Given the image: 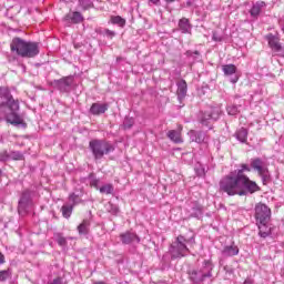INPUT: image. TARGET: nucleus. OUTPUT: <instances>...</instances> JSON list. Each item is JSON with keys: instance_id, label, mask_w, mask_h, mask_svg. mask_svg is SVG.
Wrapping results in <instances>:
<instances>
[{"instance_id": "bb28decb", "label": "nucleus", "mask_w": 284, "mask_h": 284, "mask_svg": "<svg viewBox=\"0 0 284 284\" xmlns=\"http://www.w3.org/2000/svg\"><path fill=\"white\" fill-rule=\"evenodd\" d=\"M190 216L193 219H203V207L199 204L193 205L190 211Z\"/></svg>"}, {"instance_id": "cd10ccee", "label": "nucleus", "mask_w": 284, "mask_h": 284, "mask_svg": "<svg viewBox=\"0 0 284 284\" xmlns=\"http://www.w3.org/2000/svg\"><path fill=\"white\" fill-rule=\"evenodd\" d=\"M235 138L240 143H247V129L241 128L235 132Z\"/></svg>"}, {"instance_id": "2eb2a0df", "label": "nucleus", "mask_w": 284, "mask_h": 284, "mask_svg": "<svg viewBox=\"0 0 284 284\" xmlns=\"http://www.w3.org/2000/svg\"><path fill=\"white\" fill-rule=\"evenodd\" d=\"M189 136L193 143H207V134L203 131L191 130Z\"/></svg>"}, {"instance_id": "9b49d317", "label": "nucleus", "mask_w": 284, "mask_h": 284, "mask_svg": "<svg viewBox=\"0 0 284 284\" xmlns=\"http://www.w3.org/2000/svg\"><path fill=\"white\" fill-rule=\"evenodd\" d=\"M222 72L224 77H227L232 83H239L241 75L239 74V69L234 64L222 65Z\"/></svg>"}, {"instance_id": "c9c22d12", "label": "nucleus", "mask_w": 284, "mask_h": 284, "mask_svg": "<svg viewBox=\"0 0 284 284\" xmlns=\"http://www.w3.org/2000/svg\"><path fill=\"white\" fill-rule=\"evenodd\" d=\"M227 114H230V116H236V114H239L240 110H239V105L236 104H232L229 105L226 108Z\"/></svg>"}, {"instance_id": "e433bc0d", "label": "nucleus", "mask_w": 284, "mask_h": 284, "mask_svg": "<svg viewBox=\"0 0 284 284\" xmlns=\"http://www.w3.org/2000/svg\"><path fill=\"white\" fill-rule=\"evenodd\" d=\"M261 165H265V162H263V160H261V158L251 160L252 170H256L257 168H261Z\"/></svg>"}, {"instance_id": "79ce46f5", "label": "nucleus", "mask_w": 284, "mask_h": 284, "mask_svg": "<svg viewBox=\"0 0 284 284\" xmlns=\"http://www.w3.org/2000/svg\"><path fill=\"white\" fill-rule=\"evenodd\" d=\"M0 161L2 162L10 161V153H8V151L0 152Z\"/></svg>"}, {"instance_id": "c756f323", "label": "nucleus", "mask_w": 284, "mask_h": 284, "mask_svg": "<svg viewBox=\"0 0 284 284\" xmlns=\"http://www.w3.org/2000/svg\"><path fill=\"white\" fill-rule=\"evenodd\" d=\"M53 241H55V243H58V245L61 247H65V245H68V240L63 237L62 233H54Z\"/></svg>"}, {"instance_id": "f257e3e1", "label": "nucleus", "mask_w": 284, "mask_h": 284, "mask_svg": "<svg viewBox=\"0 0 284 284\" xmlns=\"http://www.w3.org/2000/svg\"><path fill=\"white\" fill-rule=\"evenodd\" d=\"M258 190H261L258 184L241 171H232L220 181V192H224L227 196H247Z\"/></svg>"}, {"instance_id": "2f4dec72", "label": "nucleus", "mask_w": 284, "mask_h": 284, "mask_svg": "<svg viewBox=\"0 0 284 284\" xmlns=\"http://www.w3.org/2000/svg\"><path fill=\"white\" fill-rule=\"evenodd\" d=\"M98 34H101L102 37H106L108 39H114V37H116V32L110 29H100L98 30Z\"/></svg>"}, {"instance_id": "423d86ee", "label": "nucleus", "mask_w": 284, "mask_h": 284, "mask_svg": "<svg viewBox=\"0 0 284 284\" xmlns=\"http://www.w3.org/2000/svg\"><path fill=\"white\" fill-rule=\"evenodd\" d=\"M32 196H34L33 191L26 190L22 192L18 202V214H20V216H26V214L30 212L32 207Z\"/></svg>"}, {"instance_id": "5701e85b", "label": "nucleus", "mask_w": 284, "mask_h": 284, "mask_svg": "<svg viewBox=\"0 0 284 284\" xmlns=\"http://www.w3.org/2000/svg\"><path fill=\"white\" fill-rule=\"evenodd\" d=\"M168 139H170V141H172L173 143H183V138L181 136V130L176 131V130H170L166 133Z\"/></svg>"}, {"instance_id": "412c9836", "label": "nucleus", "mask_w": 284, "mask_h": 284, "mask_svg": "<svg viewBox=\"0 0 284 284\" xmlns=\"http://www.w3.org/2000/svg\"><path fill=\"white\" fill-rule=\"evenodd\" d=\"M258 227V236L261 239H267V236H272V227L270 223H256Z\"/></svg>"}, {"instance_id": "6e6552de", "label": "nucleus", "mask_w": 284, "mask_h": 284, "mask_svg": "<svg viewBox=\"0 0 284 284\" xmlns=\"http://www.w3.org/2000/svg\"><path fill=\"white\" fill-rule=\"evenodd\" d=\"M272 219V210L263 203H258L255 206V221L256 223H270Z\"/></svg>"}, {"instance_id": "72a5a7b5", "label": "nucleus", "mask_w": 284, "mask_h": 284, "mask_svg": "<svg viewBox=\"0 0 284 284\" xmlns=\"http://www.w3.org/2000/svg\"><path fill=\"white\" fill-rule=\"evenodd\" d=\"M101 194H113L114 193V185L112 184H104L100 187Z\"/></svg>"}, {"instance_id": "37998d69", "label": "nucleus", "mask_w": 284, "mask_h": 284, "mask_svg": "<svg viewBox=\"0 0 284 284\" xmlns=\"http://www.w3.org/2000/svg\"><path fill=\"white\" fill-rule=\"evenodd\" d=\"M90 185L91 187H95V190H99V179L90 178Z\"/></svg>"}, {"instance_id": "4468645a", "label": "nucleus", "mask_w": 284, "mask_h": 284, "mask_svg": "<svg viewBox=\"0 0 284 284\" xmlns=\"http://www.w3.org/2000/svg\"><path fill=\"white\" fill-rule=\"evenodd\" d=\"M120 239L123 243V245H130L132 243H141V239L136 233L133 232H125L120 235Z\"/></svg>"}, {"instance_id": "393cba45", "label": "nucleus", "mask_w": 284, "mask_h": 284, "mask_svg": "<svg viewBox=\"0 0 284 284\" xmlns=\"http://www.w3.org/2000/svg\"><path fill=\"white\" fill-rule=\"evenodd\" d=\"M255 172H257L258 176H261L263 183L270 181V170H267V166L265 164H262L257 169H253Z\"/></svg>"}, {"instance_id": "603ef678", "label": "nucleus", "mask_w": 284, "mask_h": 284, "mask_svg": "<svg viewBox=\"0 0 284 284\" xmlns=\"http://www.w3.org/2000/svg\"><path fill=\"white\" fill-rule=\"evenodd\" d=\"M162 261H163L164 263H170V257H169V255H168V254L163 255Z\"/></svg>"}, {"instance_id": "a19ab883", "label": "nucleus", "mask_w": 284, "mask_h": 284, "mask_svg": "<svg viewBox=\"0 0 284 284\" xmlns=\"http://www.w3.org/2000/svg\"><path fill=\"white\" fill-rule=\"evenodd\" d=\"M234 172H242V174H245V172H252V169H250L247 164H242L241 169H236Z\"/></svg>"}, {"instance_id": "f03ea898", "label": "nucleus", "mask_w": 284, "mask_h": 284, "mask_svg": "<svg viewBox=\"0 0 284 284\" xmlns=\"http://www.w3.org/2000/svg\"><path fill=\"white\" fill-rule=\"evenodd\" d=\"M0 121H3L4 119L7 123H10L16 128H26L23 116L19 114V100L12 98L10 89L6 87L0 88Z\"/></svg>"}, {"instance_id": "58836bf2", "label": "nucleus", "mask_w": 284, "mask_h": 284, "mask_svg": "<svg viewBox=\"0 0 284 284\" xmlns=\"http://www.w3.org/2000/svg\"><path fill=\"white\" fill-rule=\"evenodd\" d=\"M134 125V118H125L123 122L124 130H131Z\"/></svg>"}, {"instance_id": "49530a36", "label": "nucleus", "mask_w": 284, "mask_h": 284, "mask_svg": "<svg viewBox=\"0 0 284 284\" xmlns=\"http://www.w3.org/2000/svg\"><path fill=\"white\" fill-rule=\"evenodd\" d=\"M213 41H223V38H221V37L219 36V33L214 32V33H213Z\"/></svg>"}, {"instance_id": "864d4df0", "label": "nucleus", "mask_w": 284, "mask_h": 284, "mask_svg": "<svg viewBox=\"0 0 284 284\" xmlns=\"http://www.w3.org/2000/svg\"><path fill=\"white\" fill-rule=\"evenodd\" d=\"M166 1V3H174V1H176V0H165Z\"/></svg>"}, {"instance_id": "6ab92c4d", "label": "nucleus", "mask_w": 284, "mask_h": 284, "mask_svg": "<svg viewBox=\"0 0 284 284\" xmlns=\"http://www.w3.org/2000/svg\"><path fill=\"white\" fill-rule=\"evenodd\" d=\"M179 30L182 34H192V23H190V19L182 18L178 23Z\"/></svg>"}, {"instance_id": "a211bd4d", "label": "nucleus", "mask_w": 284, "mask_h": 284, "mask_svg": "<svg viewBox=\"0 0 284 284\" xmlns=\"http://www.w3.org/2000/svg\"><path fill=\"white\" fill-rule=\"evenodd\" d=\"M82 21L83 16L79 11L70 12L64 17L65 26H70L71 23H81Z\"/></svg>"}, {"instance_id": "5fc2aeb1", "label": "nucleus", "mask_w": 284, "mask_h": 284, "mask_svg": "<svg viewBox=\"0 0 284 284\" xmlns=\"http://www.w3.org/2000/svg\"><path fill=\"white\" fill-rule=\"evenodd\" d=\"M2 174H3V171L0 170V179H1Z\"/></svg>"}, {"instance_id": "3c124183", "label": "nucleus", "mask_w": 284, "mask_h": 284, "mask_svg": "<svg viewBox=\"0 0 284 284\" xmlns=\"http://www.w3.org/2000/svg\"><path fill=\"white\" fill-rule=\"evenodd\" d=\"M194 6V0H186V8H192Z\"/></svg>"}, {"instance_id": "39448f33", "label": "nucleus", "mask_w": 284, "mask_h": 284, "mask_svg": "<svg viewBox=\"0 0 284 284\" xmlns=\"http://www.w3.org/2000/svg\"><path fill=\"white\" fill-rule=\"evenodd\" d=\"M89 150H91L95 161H101L103 156L114 152V144L108 140L93 139L89 142Z\"/></svg>"}, {"instance_id": "1a4fd4ad", "label": "nucleus", "mask_w": 284, "mask_h": 284, "mask_svg": "<svg viewBox=\"0 0 284 284\" xmlns=\"http://www.w3.org/2000/svg\"><path fill=\"white\" fill-rule=\"evenodd\" d=\"M72 77H65L60 80L51 81V87H53L54 90H59V92L68 93L72 90Z\"/></svg>"}, {"instance_id": "09e8293b", "label": "nucleus", "mask_w": 284, "mask_h": 284, "mask_svg": "<svg viewBox=\"0 0 284 284\" xmlns=\"http://www.w3.org/2000/svg\"><path fill=\"white\" fill-rule=\"evenodd\" d=\"M3 263H6V256L0 252V265H3Z\"/></svg>"}, {"instance_id": "7ed1b4c3", "label": "nucleus", "mask_w": 284, "mask_h": 284, "mask_svg": "<svg viewBox=\"0 0 284 284\" xmlns=\"http://www.w3.org/2000/svg\"><path fill=\"white\" fill-rule=\"evenodd\" d=\"M10 48L11 52L22 57V59H34L40 52L38 42L26 41L21 38H13Z\"/></svg>"}, {"instance_id": "a18cd8bd", "label": "nucleus", "mask_w": 284, "mask_h": 284, "mask_svg": "<svg viewBox=\"0 0 284 284\" xmlns=\"http://www.w3.org/2000/svg\"><path fill=\"white\" fill-rule=\"evenodd\" d=\"M149 6H161V0H148Z\"/></svg>"}, {"instance_id": "4d7b16f0", "label": "nucleus", "mask_w": 284, "mask_h": 284, "mask_svg": "<svg viewBox=\"0 0 284 284\" xmlns=\"http://www.w3.org/2000/svg\"><path fill=\"white\" fill-rule=\"evenodd\" d=\"M193 54H199V51H194Z\"/></svg>"}, {"instance_id": "c85d7f7f", "label": "nucleus", "mask_w": 284, "mask_h": 284, "mask_svg": "<svg viewBox=\"0 0 284 284\" xmlns=\"http://www.w3.org/2000/svg\"><path fill=\"white\" fill-rule=\"evenodd\" d=\"M79 234L88 235L90 234V220H83L78 226Z\"/></svg>"}, {"instance_id": "b1692460", "label": "nucleus", "mask_w": 284, "mask_h": 284, "mask_svg": "<svg viewBox=\"0 0 284 284\" xmlns=\"http://www.w3.org/2000/svg\"><path fill=\"white\" fill-rule=\"evenodd\" d=\"M255 172H257L258 176H261L263 183L270 181V170H267V166L265 164H262L257 169H253Z\"/></svg>"}, {"instance_id": "4be33fe9", "label": "nucleus", "mask_w": 284, "mask_h": 284, "mask_svg": "<svg viewBox=\"0 0 284 284\" xmlns=\"http://www.w3.org/2000/svg\"><path fill=\"white\" fill-rule=\"evenodd\" d=\"M263 8H265V2L264 1H257L255 2L251 10H250V14L253 19H258V14H261V12L263 11Z\"/></svg>"}, {"instance_id": "6e6d98bb", "label": "nucleus", "mask_w": 284, "mask_h": 284, "mask_svg": "<svg viewBox=\"0 0 284 284\" xmlns=\"http://www.w3.org/2000/svg\"><path fill=\"white\" fill-rule=\"evenodd\" d=\"M119 61H121V58H116V62L119 63Z\"/></svg>"}, {"instance_id": "f8f14e48", "label": "nucleus", "mask_w": 284, "mask_h": 284, "mask_svg": "<svg viewBox=\"0 0 284 284\" xmlns=\"http://www.w3.org/2000/svg\"><path fill=\"white\" fill-rule=\"evenodd\" d=\"M265 39L273 52H283V45L281 44V39H278L277 36L268 33Z\"/></svg>"}, {"instance_id": "f704fd0d", "label": "nucleus", "mask_w": 284, "mask_h": 284, "mask_svg": "<svg viewBox=\"0 0 284 284\" xmlns=\"http://www.w3.org/2000/svg\"><path fill=\"white\" fill-rule=\"evenodd\" d=\"M106 211L110 214H113V216H116V214H119V206L116 204H113L112 202H109L106 205Z\"/></svg>"}, {"instance_id": "f3484780", "label": "nucleus", "mask_w": 284, "mask_h": 284, "mask_svg": "<svg viewBox=\"0 0 284 284\" xmlns=\"http://www.w3.org/2000/svg\"><path fill=\"white\" fill-rule=\"evenodd\" d=\"M109 108L110 105H108V103L95 102L91 105L90 113L93 114L94 116H99L101 114H105Z\"/></svg>"}, {"instance_id": "ddd939ff", "label": "nucleus", "mask_w": 284, "mask_h": 284, "mask_svg": "<svg viewBox=\"0 0 284 284\" xmlns=\"http://www.w3.org/2000/svg\"><path fill=\"white\" fill-rule=\"evenodd\" d=\"M178 90H176V95H178V101L180 103H183L185 101V97H187V82L185 80H179L176 82Z\"/></svg>"}, {"instance_id": "7c9ffc66", "label": "nucleus", "mask_w": 284, "mask_h": 284, "mask_svg": "<svg viewBox=\"0 0 284 284\" xmlns=\"http://www.w3.org/2000/svg\"><path fill=\"white\" fill-rule=\"evenodd\" d=\"M78 6L81 10H90V8H94V2L92 0H79Z\"/></svg>"}, {"instance_id": "9d476101", "label": "nucleus", "mask_w": 284, "mask_h": 284, "mask_svg": "<svg viewBox=\"0 0 284 284\" xmlns=\"http://www.w3.org/2000/svg\"><path fill=\"white\" fill-rule=\"evenodd\" d=\"M69 201L71 202V204H64L61 207L62 216L64 219H70V216H72L74 205H79V203H81V200H79V195L74 193L69 195Z\"/></svg>"}, {"instance_id": "473e14b6", "label": "nucleus", "mask_w": 284, "mask_h": 284, "mask_svg": "<svg viewBox=\"0 0 284 284\" xmlns=\"http://www.w3.org/2000/svg\"><path fill=\"white\" fill-rule=\"evenodd\" d=\"M111 23H113V26H120V28H123V26H125V19H123L121 16H112Z\"/></svg>"}, {"instance_id": "ea45409f", "label": "nucleus", "mask_w": 284, "mask_h": 284, "mask_svg": "<svg viewBox=\"0 0 284 284\" xmlns=\"http://www.w3.org/2000/svg\"><path fill=\"white\" fill-rule=\"evenodd\" d=\"M9 156L13 161H21L23 159V154L19 151H12L11 153H9Z\"/></svg>"}, {"instance_id": "8fccbe9b", "label": "nucleus", "mask_w": 284, "mask_h": 284, "mask_svg": "<svg viewBox=\"0 0 284 284\" xmlns=\"http://www.w3.org/2000/svg\"><path fill=\"white\" fill-rule=\"evenodd\" d=\"M243 284H256V283H255L254 280H252L251 277H247V278L244 281Z\"/></svg>"}, {"instance_id": "c03bdc74", "label": "nucleus", "mask_w": 284, "mask_h": 284, "mask_svg": "<svg viewBox=\"0 0 284 284\" xmlns=\"http://www.w3.org/2000/svg\"><path fill=\"white\" fill-rule=\"evenodd\" d=\"M47 284H63V277L58 276L53 278L52 281H49Z\"/></svg>"}, {"instance_id": "0eeeda50", "label": "nucleus", "mask_w": 284, "mask_h": 284, "mask_svg": "<svg viewBox=\"0 0 284 284\" xmlns=\"http://www.w3.org/2000/svg\"><path fill=\"white\" fill-rule=\"evenodd\" d=\"M222 111L221 108H210L207 111L203 112L199 116V121L202 125H211L212 122L219 121V118L221 116Z\"/></svg>"}, {"instance_id": "aec40b11", "label": "nucleus", "mask_w": 284, "mask_h": 284, "mask_svg": "<svg viewBox=\"0 0 284 284\" xmlns=\"http://www.w3.org/2000/svg\"><path fill=\"white\" fill-rule=\"evenodd\" d=\"M199 270L206 278H212V270H214V264H212L210 260H205Z\"/></svg>"}, {"instance_id": "de8ad7c7", "label": "nucleus", "mask_w": 284, "mask_h": 284, "mask_svg": "<svg viewBox=\"0 0 284 284\" xmlns=\"http://www.w3.org/2000/svg\"><path fill=\"white\" fill-rule=\"evenodd\" d=\"M197 176H205V169H197Z\"/></svg>"}, {"instance_id": "4c0bfd02", "label": "nucleus", "mask_w": 284, "mask_h": 284, "mask_svg": "<svg viewBox=\"0 0 284 284\" xmlns=\"http://www.w3.org/2000/svg\"><path fill=\"white\" fill-rule=\"evenodd\" d=\"M12 276V272L10 270L0 271V282L3 283Z\"/></svg>"}, {"instance_id": "a878e982", "label": "nucleus", "mask_w": 284, "mask_h": 284, "mask_svg": "<svg viewBox=\"0 0 284 284\" xmlns=\"http://www.w3.org/2000/svg\"><path fill=\"white\" fill-rule=\"evenodd\" d=\"M190 278L191 281H193V283H203V281H205L206 277L202 274L200 268H197V270H193L190 273Z\"/></svg>"}, {"instance_id": "20e7f679", "label": "nucleus", "mask_w": 284, "mask_h": 284, "mask_svg": "<svg viewBox=\"0 0 284 284\" xmlns=\"http://www.w3.org/2000/svg\"><path fill=\"white\" fill-rule=\"evenodd\" d=\"M194 237L185 239L183 235H179L175 241L170 246L171 258H183L190 254V248L187 245H194Z\"/></svg>"}, {"instance_id": "dca6fc26", "label": "nucleus", "mask_w": 284, "mask_h": 284, "mask_svg": "<svg viewBox=\"0 0 284 284\" xmlns=\"http://www.w3.org/2000/svg\"><path fill=\"white\" fill-rule=\"evenodd\" d=\"M239 246L232 243V245H226L222 248V258H230L232 256H239Z\"/></svg>"}]
</instances>
